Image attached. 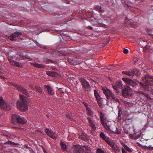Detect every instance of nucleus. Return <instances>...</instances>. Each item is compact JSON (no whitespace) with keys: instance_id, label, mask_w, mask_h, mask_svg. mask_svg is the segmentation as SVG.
Segmentation results:
<instances>
[{"instance_id":"obj_52","label":"nucleus","mask_w":153,"mask_h":153,"mask_svg":"<svg viewBox=\"0 0 153 153\" xmlns=\"http://www.w3.org/2000/svg\"><path fill=\"white\" fill-rule=\"evenodd\" d=\"M66 117L70 119H71V116H70L69 115V114H66Z\"/></svg>"},{"instance_id":"obj_14","label":"nucleus","mask_w":153,"mask_h":153,"mask_svg":"<svg viewBox=\"0 0 153 153\" xmlns=\"http://www.w3.org/2000/svg\"><path fill=\"white\" fill-rule=\"evenodd\" d=\"M87 119L88 120L90 125L91 127L93 130L94 131H95L96 129V127L95 125L94 124L92 121H91V119L89 117H87Z\"/></svg>"},{"instance_id":"obj_41","label":"nucleus","mask_w":153,"mask_h":153,"mask_svg":"<svg viewBox=\"0 0 153 153\" xmlns=\"http://www.w3.org/2000/svg\"><path fill=\"white\" fill-rule=\"evenodd\" d=\"M97 151L98 153H105L104 151L101 149L99 148L97 149Z\"/></svg>"},{"instance_id":"obj_6","label":"nucleus","mask_w":153,"mask_h":153,"mask_svg":"<svg viewBox=\"0 0 153 153\" xmlns=\"http://www.w3.org/2000/svg\"><path fill=\"white\" fill-rule=\"evenodd\" d=\"M0 108L4 109L7 110L9 111L11 109L10 106L8 104H7L3 98L0 97Z\"/></svg>"},{"instance_id":"obj_56","label":"nucleus","mask_w":153,"mask_h":153,"mask_svg":"<svg viewBox=\"0 0 153 153\" xmlns=\"http://www.w3.org/2000/svg\"><path fill=\"white\" fill-rule=\"evenodd\" d=\"M64 1L67 4L69 3V1L68 0H64Z\"/></svg>"},{"instance_id":"obj_32","label":"nucleus","mask_w":153,"mask_h":153,"mask_svg":"<svg viewBox=\"0 0 153 153\" xmlns=\"http://www.w3.org/2000/svg\"><path fill=\"white\" fill-rule=\"evenodd\" d=\"M121 109H119V110L118 111V116L117 117L118 119V120H121V116L122 114V113L121 112Z\"/></svg>"},{"instance_id":"obj_33","label":"nucleus","mask_w":153,"mask_h":153,"mask_svg":"<svg viewBox=\"0 0 153 153\" xmlns=\"http://www.w3.org/2000/svg\"><path fill=\"white\" fill-rule=\"evenodd\" d=\"M8 60L10 62V63L13 65L15 66V64L16 63V61H15L14 60L10 59H8Z\"/></svg>"},{"instance_id":"obj_8","label":"nucleus","mask_w":153,"mask_h":153,"mask_svg":"<svg viewBox=\"0 0 153 153\" xmlns=\"http://www.w3.org/2000/svg\"><path fill=\"white\" fill-rule=\"evenodd\" d=\"M20 115L17 114H13L11 118V123L14 124L18 125Z\"/></svg>"},{"instance_id":"obj_4","label":"nucleus","mask_w":153,"mask_h":153,"mask_svg":"<svg viewBox=\"0 0 153 153\" xmlns=\"http://www.w3.org/2000/svg\"><path fill=\"white\" fill-rule=\"evenodd\" d=\"M10 84L12 85L16 88L19 91H20L27 97L29 96L28 91L26 89L24 88V87L21 85H17L14 83L12 82Z\"/></svg>"},{"instance_id":"obj_19","label":"nucleus","mask_w":153,"mask_h":153,"mask_svg":"<svg viewBox=\"0 0 153 153\" xmlns=\"http://www.w3.org/2000/svg\"><path fill=\"white\" fill-rule=\"evenodd\" d=\"M86 110L87 114L90 116H92L93 115V113L91 108H87V109H86Z\"/></svg>"},{"instance_id":"obj_60","label":"nucleus","mask_w":153,"mask_h":153,"mask_svg":"<svg viewBox=\"0 0 153 153\" xmlns=\"http://www.w3.org/2000/svg\"><path fill=\"white\" fill-rule=\"evenodd\" d=\"M1 78L2 79H5V78L4 76H1Z\"/></svg>"},{"instance_id":"obj_43","label":"nucleus","mask_w":153,"mask_h":153,"mask_svg":"<svg viewBox=\"0 0 153 153\" xmlns=\"http://www.w3.org/2000/svg\"><path fill=\"white\" fill-rule=\"evenodd\" d=\"M131 26L133 27L136 28L137 27L138 25L137 24H136L135 23V24L133 23L132 24H131Z\"/></svg>"},{"instance_id":"obj_5","label":"nucleus","mask_w":153,"mask_h":153,"mask_svg":"<svg viewBox=\"0 0 153 153\" xmlns=\"http://www.w3.org/2000/svg\"><path fill=\"white\" fill-rule=\"evenodd\" d=\"M122 73L127 74L130 77H132L134 75H138L140 74L139 71L137 69H134L131 71H123Z\"/></svg>"},{"instance_id":"obj_54","label":"nucleus","mask_w":153,"mask_h":153,"mask_svg":"<svg viewBox=\"0 0 153 153\" xmlns=\"http://www.w3.org/2000/svg\"><path fill=\"white\" fill-rule=\"evenodd\" d=\"M145 48L146 49H148L149 48V47L147 45H146L145 47Z\"/></svg>"},{"instance_id":"obj_30","label":"nucleus","mask_w":153,"mask_h":153,"mask_svg":"<svg viewBox=\"0 0 153 153\" xmlns=\"http://www.w3.org/2000/svg\"><path fill=\"white\" fill-rule=\"evenodd\" d=\"M100 136L105 141L107 139V138H106V137L104 133L102 132H101L100 134Z\"/></svg>"},{"instance_id":"obj_15","label":"nucleus","mask_w":153,"mask_h":153,"mask_svg":"<svg viewBox=\"0 0 153 153\" xmlns=\"http://www.w3.org/2000/svg\"><path fill=\"white\" fill-rule=\"evenodd\" d=\"M18 124H25L27 122L26 120L24 117H22L20 116Z\"/></svg>"},{"instance_id":"obj_17","label":"nucleus","mask_w":153,"mask_h":153,"mask_svg":"<svg viewBox=\"0 0 153 153\" xmlns=\"http://www.w3.org/2000/svg\"><path fill=\"white\" fill-rule=\"evenodd\" d=\"M60 145L61 146V148L63 151H65L68 148V147L63 142H61Z\"/></svg>"},{"instance_id":"obj_23","label":"nucleus","mask_w":153,"mask_h":153,"mask_svg":"<svg viewBox=\"0 0 153 153\" xmlns=\"http://www.w3.org/2000/svg\"><path fill=\"white\" fill-rule=\"evenodd\" d=\"M100 119L101 121L103 120L106 119L105 115L102 112H100Z\"/></svg>"},{"instance_id":"obj_58","label":"nucleus","mask_w":153,"mask_h":153,"mask_svg":"<svg viewBox=\"0 0 153 153\" xmlns=\"http://www.w3.org/2000/svg\"><path fill=\"white\" fill-rule=\"evenodd\" d=\"M149 35L153 39V34L149 33Z\"/></svg>"},{"instance_id":"obj_63","label":"nucleus","mask_w":153,"mask_h":153,"mask_svg":"<svg viewBox=\"0 0 153 153\" xmlns=\"http://www.w3.org/2000/svg\"><path fill=\"white\" fill-rule=\"evenodd\" d=\"M109 40H108V41L106 43V44H108V42H109Z\"/></svg>"},{"instance_id":"obj_18","label":"nucleus","mask_w":153,"mask_h":153,"mask_svg":"<svg viewBox=\"0 0 153 153\" xmlns=\"http://www.w3.org/2000/svg\"><path fill=\"white\" fill-rule=\"evenodd\" d=\"M31 64L33 66L39 68H44V65L39 64L36 62L31 63Z\"/></svg>"},{"instance_id":"obj_28","label":"nucleus","mask_w":153,"mask_h":153,"mask_svg":"<svg viewBox=\"0 0 153 153\" xmlns=\"http://www.w3.org/2000/svg\"><path fill=\"white\" fill-rule=\"evenodd\" d=\"M116 85H117V86L118 88L121 87L123 85L122 82L121 81H119L117 82Z\"/></svg>"},{"instance_id":"obj_53","label":"nucleus","mask_w":153,"mask_h":153,"mask_svg":"<svg viewBox=\"0 0 153 153\" xmlns=\"http://www.w3.org/2000/svg\"><path fill=\"white\" fill-rule=\"evenodd\" d=\"M79 137L81 138L82 140H85L86 139V138L85 137H82V136H79Z\"/></svg>"},{"instance_id":"obj_22","label":"nucleus","mask_w":153,"mask_h":153,"mask_svg":"<svg viewBox=\"0 0 153 153\" xmlns=\"http://www.w3.org/2000/svg\"><path fill=\"white\" fill-rule=\"evenodd\" d=\"M49 136L53 139H56V134L53 132H52L51 133L49 134Z\"/></svg>"},{"instance_id":"obj_29","label":"nucleus","mask_w":153,"mask_h":153,"mask_svg":"<svg viewBox=\"0 0 153 153\" xmlns=\"http://www.w3.org/2000/svg\"><path fill=\"white\" fill-rule=\"evenodd\" d=\"M112 149L115 152L117 151L119 152L120 151V149L117 145L113 147V148H112Z\"/></svg>"},{"instance_id":"obj_55","label":"nucleus","mask_w":153,"mask_h":153,"mask_svg":"<svg viewBox=\"0 0 153 153\" xmlns=\"http://www.w3.org/2000/svg\"><path fill=\"white\" fill-rule=\"evenodd\" d=\"M115 144V143H114V142H112L111 143V145H110V146L111 147H112L113 145H114Z\"/></svg>"},{"instance_id":"obj_44","label":"nucleus","mask_w":153,"mask_h":153,"mask_svg":"<svg viewBox=\"0 0 153 153\" xmlns=\"http://www.w3.org/2000/svg\"><path fill=\"white\" fill-rule=\"evenodd\" d=\"M83 147L86 150L89 151V148L86 146H83Z\"/></svg>"},{"instance_id":"obj_16","label":"nucleus","mask_w":153,"mask_h":153,"mask_svg":"<svg viewBox=\"0 0 153 153\" xmlns=\"http://www.w3.org/2000/svg\"><path fill=\"white\" fill-rule=\"evenodd\" d=\"M141 134L140 132L134 133L132 134V138L134 139H137L140 136Z\"/></svg>"},{"instance_id":"obj_13","label":"nucleus","mask_w":153,"mask_h":153,"mask_svg":"<svg viewBox=\"0 0 153 153\" xmlns=\"http://www.w3.org/2000/svg\"><path fill=\"white\" fill-rule=\"evenodd\" d=\"M21 34V32H16L12 33L10 37V39L11 40H14V38L18 37L19 35Z\"/></svg>"},{"instance_id":"obj_45","label":"nucleus","mask_w":153,"mask_h":153,"mask_svg":"<svg viewBox=\"0 0 153 153\" xmlns=\"http://www.w3.org/2000/svg\"><path fill=\"white\" fill-rule=\"evenodd\" d=\"M83 104L84 105V106H85V107L86 108V109H87V108H89L88 107V104L85 102H83Z\"/></svg>"},{"instance_id":"obj_48","label":"nucleus","mask_w":153,"mask_h":153,"mask_svg":"<svg viewBox=\"0 0 153 153\" xmlns=\"http://www.w3.org/2000/svg\"><path fill=\"white\" fill-rule=\"evenodd\" d=\"M113 88L116 90H117V89H118L117 88H118V87H117V85H115L113 86Z\"/></svg>"},{"instance_id":"obj_51","label":"nucleus","mask_w":153,"mask_h":153,"mask_svg":"<svg viewBox=\"0 0 153 153\" xmlns=\"http://www.w3.org/2000/svg\"><path fill=\"white\" fill-rule=\"evenodd\" d=\"M105 11L103 9H102L101 7H100V9L99 10V12L101 13H103Z\"/></svg>"},{"instance_id":"obj_31","label":"nucleus","mask_w":153,"mask_h":153,"mask_svg":"<svg viewBox=\"0 0 153 153\" xmlns=\"http://www.w3.org/2000/svg\"><path fill=\"white\" fill-rule=\"evenodd\" d=\"M9 144V145H18V144L16 143L13 142H12L11 141H8L7 142L5 143H4V144Z\"/></svg>"},{"instance_id":"obj_26","label":"nucleus","mask_w":153,"mask_h":153,"mask_svg":"<svg viewBox=\"0 0 153 153\" xmlns=\"http://www.w3.org/2000/svg\"><path fill=\"white\" fill-rule=\"evenodd\" d=\"M85 14L86 16L88 17L89 18V21H91V19L92 18L91 16H92V15L91 14V12H87V13H85Z\"/></svg>"},{"instance_id":"obj_57","label":"nucleus","mask_w":153,"mask_h":153,"mask_svg":"<svg viewBox=\"0 0 153 153\" xmlns=\"http://www.w3.org/2000/svg\"><path fill=\"white\" fill-rule=\"evenodd\" d=\"M124 132L127 134H128V130H125L124 131Z\"/></svg>"},{"instance_id":"obj_47","label":"nucleus","mask_w":153,"mask_h":153,"mask_svg":"<svg viewBox=\"0 0 153 153\" xmlns=\"http://www.w3.org/2000/svg\"><path fill=\"white\" fill-rule=\"evenodd\" d=\"M53 76H56L58 75V74L57 72L53 71Z\"/></svg>"},{"instance_id":"obj_37","label":"nucleus","mask_w":153,"mask_h":153,"mask_svg":"<svg viewBox=\"0 0 153 153\" xmlns=\"http://www.w3.org/2000/svg\"><path fill=\"white\" fill-rule=\"evenodd\" d=\"M112 98L115 101H116V102H119V100L117 99V98H116L114 95L111 98Z\"/></svg>"},{"instance_id":"obj_36","label":"nucleus","mask_w":153,"mask_h":153,"mask_svg":"<svg viewBox=\"0 0 153 153\" xmlns=\"http://www.w3.org/2000/svg\"><path fill=\"white\" fill-rule=\"evenodd\" d=\"M50 62L51 63H56V61H53L52 60H51L49 59H47L45 60V63L47 64L48 63V62Z\"/></svg>"},{"instance_id":"obj_61","label":"nucleus","mask_w":153,"mask_h":153,"mask_svg":"<svg viewBox=\"0 0 153 153\" xmlns=\"http://www.w3.org/2000/svg\"><path fill=\"white\" fill-rule=\"evenodd\" d=\"M140 94H143L144 93L143 92H142V91H140Z\"/></svg>"},{"instance_id":"obj_10","label":"nucleus","mask_w":153,"mask_h":153,"mask_svg":"<svg viewBox=\"0 0 153 153\" xmlns=\"http://www.w3.org/2000/svg\"><path fill=\"white\" fill-rule=\"evenodd\" d=\"M122 79L126 83L133 87L137 85L135 81L128 78L124 77Z\"/></svg>"},{"instance_id":"obj_42","label":"nucleus","mask_w":153,"mask_h":153,"mask_svg":"<svg viewBox=\"0 0 153 153\" xmlns=\"http://www.w3.org/2000/svg\"><path fill=\"white\" fill-rule=\"evenodd\" d=\"M105 141L110 146L111 145V144L112 142V141H111L110 140H108L107 139Z\"/></svg>"},{"instance_id":"obj_38","label":"nucleus","mask_w":153,"mask_h":153,"mask_svg":"<svg viewBox=\"0 0 153 153\" xmlns=\"http://www.w3.org/2000/svg\"><path fill=\"white\" fill-rule=\"evenodd\" d=\"M46 73L47 75L48 76H53V71H47L46 72Z\"/></svg>"},{"instance_id":"obj_35","label":"nucleus","mask_w":153,"mask_h":153,"mask_svg":"<svg viewBox=\"0 0 153 153\" xmlns=\"http://www.w3.org/2000/svg\"><path fill=\"white\" fill-rule=\"evenodd\" d=\"M22 63L16 62V63L15 64V66L21 68L22 67Z\"/></svg>"},{"instance_id":"obj_50","label":"nucleus","mask_w":153,"mask_h":153,"mask_svg":"<svg viewBox=\"0 0 153 153\" xmlns=\"http://www.w3.org/2000/svg\"><path fill=\"white\" fill-rule=\"evenodd\" d=\"M100 6L96 7H95V9H96V10L97 11H99L100 9Z\"/></svg>"},{"instance_id":"obj_64","label":"nucleus","mask_w":153,"mask_h":153,"mask_svg":"<svg viewBox=\"0 0 153 153\" xmlns=\"http://www.w3.org/2000/svg\"><path fill=\"white\" fill-rule=\"evenodd\" d=\"M137 92L139 93H140V91H137Z\"/></svg>"},{"instance_id":"obj_20","label":"nucleus","mask_w":153,"mask_h":153,"mask_svg":"<svg viewBox=\"0 0 153 153\" xmlns=\"http://www.w3.org/2000/svg\"><path fill=\"white\" fill-rule=\"evenodd\" d=\"M33 88L34 90H36L37 92L41 93L42 92V89L40 87H38L37 86H35Z\"/></svg>"},{"instance_id":"obj_24","label":"nucleus","mask_w":153,"mask_h":153,"mask_svg":"<svg viewBox=\"0 0 153 153\" xmlns=\"http://www.w3.org/2000/svg\"><path fill=\"white\" fill-rule=\"evenodd\" d=\"M101 19H99L97 20V22L99 24L100 26L102 27H106V25L101 21Z\"/></svg>"},{"instance_id":"obj_25","label":"nucleus","mask_w":153,"mask_h":153,"mask_svg":"<svg viewBox=\"0 0 153 153\" xmlns=\"http://www.w3.org/2000/svg\"><path fill=\"white\" fill-rule=\"evenodd\" d=\"M96 99L97 101V102L98 104L99 105L100 107H102V103L101 97H100L99 98H97Z\"/></svg>"},{"instance_id":"obj_59","label":"nucleus","mask_w":153,"mask_h":153,"mask_svg":"<svg viewBox=\"0 0 153 153\" xmlns=\"http://www.w3.org/2000/svg\"><path fill=\"white\" fill-rule=\"evenodd\" d=\"M146 31L147 33H149V32L150 31V30L149 29H146Z\"/></svg>"},{"instance_id":"obj_46","label":"nucleus","mask_w":153,"mask_h":153,"mask_svg":"<svg viewBox=\"0 0 153 153\" xmlns=\"http://www.w3.org/2000/svg\"><path fill=\"white\" fill-rule=\"evenodd\" d=\"M128 50L126 49H125L124 48V50H123V53H125V54H127L128 53Z\"/></svg>"},{"instance_id":"obj_9","label":"nucleus","mask_w":153,"mask_h":153,"mask_svg":"<svg viewBox=\"0 0 153 153\" xmlns=\"http://www.w3.org/2000/svg\"><path fill=\"white\" fill-rule=\"evenodd\" d=\"M102 90L103 91V93L107 97V98L108 99L111 98L114 95L112 93L111 91L107 88H102Z\"/></svg>"},{"instance_id":"obj_12","label":"nucleus","mask_w":153,"mask_h":153,"mask_svg":"<svg viewBox=\"0 0 153 153\" xmlns=\"http://www.w3.org/2000/svg\"><path fill=\"white\" fill-rule=\"evenodd\" d=\"M44 86L45 87V90L48 92V94L53 95L54 94V92L51 87L48 85H44Z\"/></svg>"},{"instance_id":"obj_49","label":"nucleus","mask_w":153,"mask_h":153,"mask_svg":"<svg viewBox=\"0 0 153 153\" xmlns=\"http://www.w3.org/2000/svg\"><path fill=\"white\" fill-rule=\"evenodd\" d=\"M122 153H128L123 148H122Z\"/></svg>"},{"instance_id":"obj_34","label":"nucleus","mask_w":153,"mask_h":153,"mask_svg":"<svg viewBox=\"0 0 153 153\" xmlns=\"http://www.w3.org/2000/svg\"><path fill=\"white\" fill-rule=\"evenodd\" d=\"M123 146L124 148L127 151L130 152H131V149H130L129 148L128 146H127L126 145H125V144H124L123 145Z\"/></svg>"},{"instance_id":"obj_2","label":"nucleus","mask_w":153,"mask_h":153,"mask_svg":"<svg viewBox=\"0 0 153 153\" xmlns=\"http://www.w3.org/2000/svg\"><path fill=\"white\" fill-rule=\"evenodd\" d=\"M20 97L22 101H18L17 102V108L20 111H26L27 110L28 107L24 102L25 97L22 95H20Z\"/></svg>"},{"instance_id":"obj_62","label":"nucleus","mask_w":153,"mask_h":153,"mask_svg":"<svg viewBox=\"0 0 153 153\" xmlns=\"http://www.w3.org/2000/svg\"><path fill=\"white\" fill-rule=\"evenodd\" d=\"M116 145L115 143L114 145H113L112 147H112V148H113V147H114V146H115Z\"/></svg>"},{"instance_id":"obj_40","label":"nucleus","mask_w":153,"mask_h":153,"mask_svg":"<svg viewBox=\"0 0 153 153\" xmlns=\"http://www.w3.org/2000/svg\"><path fill=\"white\" fill-rule=\"evenodd\" d=\"M45 132H46V133L48 135H49V134H50V133H51L52 132L48 129L47 128H46V129L45 130Z\"/></svg>"},{"instance_id":"obj_7","label":"nucleus","mask_w":153,"mask_h":153,"mask_svg":"<svg viewBox=\"0 0 153 153\" xmlns=\"http://www.w3.org/2000/svg\"><path fill=\"white\" fill-rule=\"evenodd\" d=\"M131 89L130 87L128 85L125 86L124 88L122 90V94L123 96L128 97L131 94Z\"/></svg>"},{"instance_id":"obj_21","label":"nucleus","mask_w":153,"mask_h":153,"mask_svg":"<svg viewBox=\"0 0 153 153\" xmlns=\"http://www.w3.org/2000/svg\"><path fill=\"white\" fill-rule=\"evenodd\" d=\"M101 121V123L103 126L106 129H110L109 127L110 126H108L107 124V123L105 122H104V120H102Z\"/></svg>"},{"instance_id":"obj_1","label":"nucleus","mask_w":153,"mask_h":153,"mask_svg":"<svg viewBox=\"0 0 153 153\" xmlns=\"http://www.w3.org/2000/svg\"><path fill=\"white\" fill-rule=\"evenodd\" d=\"M150 79H153V76L146 74L143 78V80H145L144 83H140V85L142 86H144L146 90L149 91H152L153 90V80Z\"/></svg>"},{"instance_id":"obj_39","label":"nucleus","mask_w":153,"mask_h":153,"mask_svg":"<svg viewBox=\"0 0 153 153\" xmlns=\"http://www.w3.org/2000/svg\"><path fill=\"white\" fill-rule=\"evenodd\" d=\"M114 133L117 134H120L121 133V131L118 128H117L115 131L114 132Z\"/></svg>"},{"instance_id":"obj_11","label":"nucleus","mask_w":153,"mask_h":153,"mask_svg":"<svg viewBox=\"0 0 153 153\" xmlns=\"http://www.w3.org/2000/svg\"><path fill=\"white\" fill-rule=\"evenodd\" d=\"M72 149H74V153H81V152L84 150L80 146L78 145H73Z\"/></svg>"},{"instance_id":"obj_27","label":"nucleus","mask_w":153,"mask_h":153,"mask_svg":"<svg viewBox=\"0 0 153 153\" xmlns=\"http://www.w3.org/2000/svg\"><path fill=\"white\" fill-rule=\"evenodd\" d=\"M94 95L96 99L100 97L98 91L96 90H94Z\"/></svg>"},{"instance_id":"obj_3","label":"nucleus","mask_w":153,"mask_h":153,"mask_svg":"<svg viewBox=\"0 0 153 153\" xmlns=\"http://www.w3.org/2000/svg\"><path fill=\"white\" fill-rule=\"evenodd\" d=\"M79 80L81 83L82 88L84 91H88L91 88V86L89 82L85 79L82 78H79Z\"/></svg>"}]
</instances>
